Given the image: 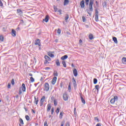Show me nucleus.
Listing matches in <instances>:
<instances>
[{
    "label": "nucleus",
    "instance_id": "obj_30",
    "mask_svg": "<svg viewBox=\"0 0 126 126\" xmlns=\"http://www.w3.org/2000/svg\"><path fill=\"white\" fill-rule=\"evenodd\" d=\"M62 64L63 65L64 67H66V63H65V61H63Z\"/></svg>",
    "mask_w": 126,
    "mask_h": 126
},
{
    "label": "nucleus",
    "instance_id": "obj_21",
    "mask_svg": "<svg viewBox=\"0 0 126 126\" xmlns=\"http://www.w3.org/2000/svg\"><path fill=\"white\" fill-rule=\"evenodd\" d=\"M44 58L46 61H51V58L47 55L45 56Z\"/></svg>",
    "mask_w": 126,
    "mask_h": 126
},
{
    "label": "nucleus",
    "instance_id": "obj_58",
    "mask_svg": "<svg viewBox=\"0 0 126 126\" xmlns=\"http://www.w3.org/2000/svg\"><path fill=\"white\" fill-rule=\"evenodd\" d=\"M55 42L56 43H58V42H59V39H55Z\"/></svg>",
    "mask_w": 126,
    "mask_h": 126
},
{
    "label": "nucleus",
    "instance_id": "obj_2",
    "mask_svg": "<svg viewBox=\"0 0 126 126\" xmlns=\"http://www.w3.org/2000/svg\"><path fill=\"white\" fill-rule=\"evenodd\" d=\"M44 91H49L50 90V85H49V83H45L44 84Z\"/></svg>",
    "mask_w": 126,
    "mask_h": 126
},
{
    "label": "nucleus",
    "instance_id": "obj_41",
    "mask_svg": "<svg viewBox=\"0 0 126 126\" xmlns=\"http://www.w3.org/2000/svg\"><path fill=\"white\" fill-rule=\"evenodd\" d=\"M59 118L60 119H63V112H61L60 116H59Z\"/></svg>",
    "mask_w": 126,
    "mask_h": 126
},
{
    "label": "nucleus",
    "instance_id": "obj_8",
    "mask_svg": "<svg viewBox=\"0 0 126 126\" xmlns=\"http://www.w3.org/2000/svg\"><path fill=\"white\" fill-rule=\"evenodd\" d=\"M52 84H53V85H55V84H56V82H57V77H54L52 80Z\"/></svg>",
    "mask_w": 126,
    "mask_h": 126
},
{
    "label": "nucleus",
    "instance_id": "obj_27",
    "mask_svg": "<svg viewBox=\"0 0 126 126\" xmlns=\"http://www.w3.org/2000/svg\"><path fill=\"white\" fill-rule=\"evenodd\" d=\"M4 39V37H3V36L0 35V41H1V42H3Z\"/></svg>",
    "mask_w": 126,
    "mask_h": 126
},
{
    "label": "nucleus",
    "instance_id": "obj_12",
    "mask_svg": "<svg viewBox=\"0 0 126 126\" xmlns=\"http://www.w3.org/2000/svg\"><path fill=\"white\" fill-rule=\"evenodd\" d=\"M12 36H13V37H15V36H16V31H14V30L12 29Z\"/></svg>",
    "mask_w": 126,
    "mask_h": 126
},
{
    "label": "nucleus",
    "instance_id": "obj_53",
    "mask_svg": "<svg viewBox=\"0 0 126 126\" xmlns=\"http://www.w3.org/2000/svg\"><path fill=\"white\" fill-rule=\"evenodd\" d=\"M95 126H101V124L98 123Z\"/></svg>",
    "mask_w": 126,
    "mask_h": 126
},
{
    "label": "nucleus",
    "instance_id": "obj_17",
    "mask_svg": "<svg viewBox=\"0 0 126 126\" xmlns=\"http://www.w3.org/2000/svg\"><path fill=\"white\" fill-rule=\"evenodd\" d=\"M122 63H124V64H126V58L123 57V58H122Z\"/></svg>",
    "mask_w": 126,
    "mask_h": 126
},
{
    "label": "nucleus",
    "instance_id": "obj_15",
    "mask_svg": "<svg viewBox=\"0 0 126 126\" xmlns=\"http://www.w3.org/2000/svg\"><path fill=\"white\" fill-rule=\"evenodd\" d=\"M89 38L90 40H93L94 39V37L93 36V34L92 33H90L89 35Z\"/></svg>",
    "mask_w": 126,
    "mask_h": 126
},
{
    "label": "nucleus",
    "instance_id": "obj_1",
    "mask_svg": "<svg viewBox=\"0 0 126 126\" xmlns=\"http://www.w3.org/2000/svg\"><path fill=\"white\" fill-rule=\"evenodd\" d=\"M94 3V0H85L86 5H89V9H86V11L90 16H91V13L93 11V4Z\"/></svg>",
    "mask_w": 126,
    "mask_h": 126
},
{
    "label": "nucleus",
    "instance_id": "obj_43",
    "mask_svg": "<svg viewBox=\"0 0 126 126\" xmlns=\"http://www.w3.org/2000/svg\"><path fill=\"white\" fill-rule=\"evenodd\" d=\"M54 74L55 76H58V72L57 71H55L54 72Z\"/></svg>",
    "mask_w": 126,
    "mask_h": 126
},
{
    "label": "nucleus",
    "instance_id": "obj_59",
    "mask_svg": "<svg viewBox=\"0 0 126 126\" xmlns=\"http://www.w3.org/2000/svg\"><path fill=\"white\" fill-rule=\"evenodd\" d=\"M75 111H76V108H74V113L75 114Z\"/></svg>",
    "mask_w": 126,
    "mask_h": 126
},
{
    "label": "nucleus",
    "instance_id": "obj_28",
    "mask_svg": "<svg viewBox=\"0 0 126 126\" xmlns=\"http://www.w3.org/2000/svg\"><path fill=\"white\" fill-rule=\"evenodd\" d=\"M81 100L82 103L85 104V100H84V98L82 96H81Z\"/></svg>",
    "mask_w": 126,
    "mask_h": 126
},
{
    "label": "nucleus",
    "instance_id": "obj_63",
    "mask_svg": "<svg viewBox=\"0 0 126 126\" xmlns=\"http://www.w3.org/2000/svg\"><path fill=\"white\" fill-rule=\"evenodd\" d=\"M79 43H82V40L80 39V40H79Z\"/></svg>",
    "mask_w": 126,
    "mask_h": 126
},
{
    "label": "nucleus",
    "instance_id": "obj_22",
    "mask_svg": "<svg viewBox=\"0 0 126 126\" xmlns=\"http://www.w3.org/2000/svg\"><path fill=\"white\" fill-rule=\"evenodd\" d=\"M99 15H95V20L96 22H98L99 20Z\"/></svg>",
    "mask_w": 126,
    "mask_h": 126
},
{
    "label": "nucleus",
    "instance_id": "obj_42",
    "mask_svg": "<svg viewBox=\"0 0 126 126\" xmlns=\"http://www.w3.org/2000/svg\"><path fill=\"white\" fill-rule=\"evenodd\" d=\"M54 112H55V109H54V107H52L51 109V115H53L54 114Z\"/></svg>",
    "mask_w": 126,
    "mask_h": 126
},
{
    "label": "nucleus",
    "instance_id": "obj_45",
    "mask_svg": "<svg viewBox=\"0 0 126 126\" xmlns=\"http://www.w3.org/2000/svg\"><path fill=\"white\" fill-rule=\"evenodd\" d=\"M59 112H60V108H58L56 111V113H57V114H59Z\"/></svg>",
    "mask_w": 126,
    "mask_h": 126
},
{
    "label": "nucleus",
    "instance_id": "obj_16",
    "mask_svg": "<svg viewBox=\"0 0 126 126\" xmlns=\"http://www.w3.org/2000/svg\"><path fill=\"white\" fill-rule=\"evenodd\" d=\"M69 2V1L68 0H64L63 2V4L64 5H67Z\"/></svg>",
    "mask_w": 126,
    "mask_h": 126
},
{
    "label": "nucleus",
    "instance_id": "obj_26",
    "mask_svg": "<svg viewBox=\"0 0 126 126\" xmlns=\"http://www.w3.org/2000/svg\"><path fill=\"white\" fill-rule=\"evenodd\" d=\"M34 100H35V102L36 105H38V102H39L38 98H37H37H36V96H34Z\"/></svg>",
    "mask_w": 126,
    "mask_h": 126
},
{
    "label": "nucleus",
    "instance_id": "obj_18",
    "mask_svg": "<svg viewBox=\"0 0 126 126\" xmlns=\"http://www.w3.org/2000/svg\"><path fill=\"white\" fill-rule=\"evenodd\" d=\"M113 40L114 41V43H115L116 44H118V39H117V37H113Z\"/></svg>",
    "mask_w": 126,
    "mask_h": 126
},
{
    "label": "nucleus",
    "instance_id": "obj_51",
    "mask_svg": "<svg viewBox=\"0 0 126 126\" xmlns=\"http://www.w3.org/2000/svg\"><path fill=\"white\" fill-rule=\"evenodd\" d=\"M95 3H96V6H99V3H98L97 1H95Z\"/></svg>",
    "mask_w": 126,
    "mask_h": 126
},
{
    "label": "nucleus",
    "instance_id": "obj_44",
    "mask_svg": "<svg viewBox=\"0 0 126 126\" xmlns=\"http://www.w3.org/2000/svg\"><path fill=\"white\" fill-rule=\"evenodd\" d=\"M82 19H83V22H85V21H86V18H85V17L83 16L82 17Z\"/></svg>",
    "mask_w": 126,
    "mask_h": 126
},
{
    "label": "nucleus",
    "instance_id": "obj_20",
    "mask_svg": "<svg viewBox=\"0 0 126 126\" xmlns=\"http://www.w3.org/2000/svg\"><path fill=\"white\" fill-rule=\"evenodd\" d=\"M48 56H49V57H51V58L55 57V55H54V54H52L51 52H48Z\"/></svg>",
    "mask_w": 126,
    "mask_h": 126
},
{
    "label": "nucleus",
    "instance_id": "obj_34",
    "mask_svg": "<svg viewBox=\"0 0 126 126\" xmlns=\"http://www.w3.org/2000/svg\"><path fill=\"white\" fill-rule=\"evenodd\" d=\"M102 5L103 7H106V6H107V2L106 1H104L103 3H102Z\"/></svg>",
    "mask_w": 126,
    "mask_h": 126
},
{
    "label": "nucleus",
    "instance_id": "obj_6",
    "mask_svg": "<svg viewBox=\"0 0 126 126\" xmlns=\"http://www.w3.org/2000/svg\"><path fill=\"white\" fill-rule=\"evenodd\" d=\"M63 99L64 101H67L68 100V97L67 96V94L66 93H64L63 94Z\"/></svg>",
    "mask_w": 126,
    "mask_h": 126
},
{
    "label": "nucleus",
    "instance_id": "obj_14",
    "mask_svg": "<svg viewBox=\"0 0 126 126\" xmlns=\"http://www.w3.org/2000/svg\"><path fill=\"white\" fill-rule=\"evenodd\" d=\"M72 83L74 85V87H76V81H75V79H74V78H73L72 79Z\"/></svg>",
    "mask_w": 126,
    "mask_h": 126
},
{
    "label": "nucleus",
    "instance_id": "obj_56",
    "mask_svg": "<svg viewBox=\"0 0 126 126\" xmlns=\"http://www.w3.org/2000/svg\"><path fill=\"white\" fill-rule=\"evenodd\" d=\"M8 88H10V84H8L7 85Z\"/></svg>",
    "mask_w": 126,
    "mask_h": 126
},
{
    "label": "nucleus",
    "instance_id": "obj_32",
    "mask_svg": "<svg viewBox=\"0 0 126 126\" xmlns=\"http://www.w3.org/2000/svg\"><path fill=\"white\" fill-rule=\"evenodd\" d=\"M50 61L49 60H45L44 62V63L45 64H49V63H49V62H50Z\"/></svg>",
    "mask_w": 126,
    "mask_h": 126
},
{
    "label": "nucleus",
    "instance_id": "obj_49",
    "mask_svg": "<svg viewBox=\"0 0 126 126\" xmlns=\"http://www.w3.org/2000/svg\"><path fill=\"white\" fill-rule=\"evenodd\" d=\"M3 4L2 3V2H1V0H0V6H3Z\"/></svg>",
    "mask_w": 126,
    "mask_h": 126
},
{
    "label": "nucleus",
    "instance_id": "obj_33",
    "mask_svg": "<svg viewBox=\"0 0 126 126\" xmlns=\"http://www.w3.org/2000/svg\"><path fill=\"white\" fill-rule=\"evenodd\" d=\"M26 118V120H27V121H29L30 120V117H29V116L28 115H26L25 116Z\"/></svg>",
    "mask_w": 126,
    "mask_h": 126
},
{
    "label": "nucleus",
    "instance_id": "obj_24",
    "mask_svg": "<svg viewBox=\"0 0 126 126\" xmlns=\"http://www.w3.org/2000/svg\"><path fill=\"white\" fill-rule=\"evenodd\" d=\"M68 18H69V16L68 15V14H66L65 17V21H66V22H67Z\"/></svg>",
    "mask_w": 126,
    "mask_h": 126
},
{
    "label": "nucleus",
    "instance_id": "obj_47",
    "mask_svg": "<svg viewBox=\"0 0 126 126\" xmlns=\"http://www.w3.org/2000/svg\"><path fill=\"white\" fill-rule=\"evenodd\" d=\"M68 90H71V87L70 84H69V85H68Z\"/></svg>",
    "mask_w": 126,
    "mask_h": 126
},
{
    "label": "nucleus",
    "instance_id": "obj_37",
    "mask_svg": "<svg viewBox=\"0 0 126 126\" xmlns=\"http://www.w3.org/2000/svg\"><path fill=\"white\" fill-rule=\"evenodd\" d=\"M54 8L55 12H57V11H58V7H57V6H54Z\"/></svg>",
    "mask_w": 126,
    "mask_h": 126
},
{
    "label": "nucleus",
    "instance_id": "obj_55",
    "mask_svg": "<svg viewBox=\"0 0 126 126\" xmlns=\"http://www.w3.org/2000/svg\"><path fill=\"white\" fill-rule=\"evenodd\" d=\"M64 125V123L62 122V123H61V126H63Z\"/></svg>",
    "mask_w": 126,
    "mask_h": 126
},
{
    "label": "nucleus",
    "instance_id": "obj_36",
    "mask_svg": "<svg viewBox=\"0 0 126 126\" xmlns=\"http://www.w3.org/2000/svg\"><path fill=\"white\" fill-rule=\"evenodd\" d=\"M95 88L98 91L99 90V88H100V86L99 85H96L95 86Z\"/></svg>",
    "mask_w": 126,
    "mask_h": 126
},
{
    "label": "nucleus",
    "instance_id": "obj_46",
    "mask_svg": "<svg viewBox=\"0 0 126 126\" xmlns=\"http://www.w3.org/2000/svg\"><path fill=\"white\" fill-rule=\"evenodd\" d=\"M44 126H48V122H47V121H45Z\"/></svg>",
    "mask_w": 126,
    "mask_h": 126
},
{
    "label": "nucleus",
    "instance_id": "obj_35",
    "mask_svg": "<svg viewBox=\"0 0 126 126\" xmlns=\"http://www.w3.org/2000/svg\"><path fill=\"white\" fill-rule=\"evenodd\" d=\"M57 33L59 34V35L61 34V33H62V30H61V29H58L57 31Z\"/></svg>",
    "mask_w": 126,
    "mask_h": 126
},
{
    "label": "nucleus",
    "instance_id": "obj_62",
    "mask_svg": "<svg viewBox=\"0 0 126 126\" xmlns=\"http://www.w3.org/2000/svg\"><path fill=\"white\" fill-rule=\"evenodd\" d=\"M32 111L33 114H35L36 112H35V111H34V110L32 109Z\"/></svg>",
    "mask_w": 126,
    "mask_h": 126
},
{
    "label": "nucleus",
    "instance_id": "obj_60",
    "mask_svg": "<svg viewBox=\"0 0 126 126\" xmlns=\"http://www.w3.org/2000/svg\"><path fill=\"white\" fill-rule=\"evenodd\" d=\"M50 67H46L45 68V69H50Z\"/></svg>",
    "mask_w": 126,
    "mask_h": 126
},
{
    "label": "nucleus",
    "instance_id": "obj_38",
    "mask_svg": "<svg viewBox=\"0 0 126 126\" xmlns=\"http://www.w3.org/2000/svg\"><path fill=\"white\" fill-rule=\"evenodd\" d=\"M54 105H55V106H57V105H58V103L57 102V99L54 100Z\"/></svg>",
    "mask_w": 126,
    "mask_h": 126
},
{
    "label": "nucleus",
    "instance_id": "obj_48",
    "mask_svg": "<svg viewBox=\"0 0 126 126\" xmlns=\"http://www.w3.org/2000/svg\"><path fill=\"white\" fill-rule=\"evenodd\" d=\"M11 84L14 85V79H12L11 80Z\"/></svg>",
    "mask_w": 126,
    "mask_h": 126
},
{
    "label": "nucleus",
    "instance_id": "obj_4",
    "mask_svg": "<svg viewBox=\"0 0 126 126\" xmlns=\"http://www.w3.org/2000/svg\"><path fill=\"white\" fill-rule=\"evenodd\" d=\"M46 97H45V96H43L41 99H40V107H42V106H43V104H44V102H45V98Z\"/></svg>",
    "mask_w": 126,
    "mask_h": 126
},
{
    "label": "nucleus",
    "instance_id": "obj_31",
    "mask_svg": "<svg viewBox=\"0 0 126 126\" xmlns=\"http://www.w3.org/2000/svg\"><path fill=\"white\" fill-rule=\"evenodd\" d=\"M20 123L21 125H24V123L23 122V120H22V119L21 118L20 119Z\"/></svg>",
    "mask_w": 126,
    "mask_h": 126
},
{
    "label": "nucleus",
    "instance_id": "obj_54",
    "mask_svg": "<svg viewBox=\"0 0 126 126\" xmlns=\"http://www.w3.org/2000/svg\"><path fill=\"white\" fill-rule=\"evenodd\" d=\"M66 126H69V123H68V122L66 123Z\"/></svg>",
    "mask_w": 126,
    "mask_h": 126
},
{
    "label": "nucleus",
    "instance_id": "obj_61",
    "mask_svg": "<svg viewBox=\"0 0 126 126\" xmlns=\"http://www.w3.org/2000/svg\"><path fill=\"white\" fill-rule=\"evenodd\" d=\"M71 66H72V67H74V65L73 64V63H72V64H71Z\"/></svg>",
    "mask_w": 126,
    "mask_h": 126
},
{
    "label": "nucleus",
    "instance_id": "obj_11",
    "mask_svg": "<svg viewBox=\"0 0 126 126\" xmlns=\"http://www.w3.org/2000/svg\"><path fill=\"white\" fill-rule=\"evenodd\" d=\"M73 73L74 75V76L76 77L78 75V73H77V70H76V69H74L73 70Z\"/></svg>",
    "mask_w": 126,
    "mask_h": 126
},
{
    "label": "nucleus",
    "instance_id": "obj_7",
    "mask_svg": "<svg viewBox=\"0 0 126 126\" xmlns=\"http://www.w3.org/2000/svg\"><path fill=\"white\" fill-rule=\"evenodd\" d=\"M35 45H38L39 47L41 46V42L40 40L39 39H37L35 40V42L34 43Z\"/></svg>",
    "mask_w": 126,
    "mask_h": 126
},
{
    "label": "nucleus",
    "instance_id": "obj_10",
    "mask_svg": "<svg viewBox=\"0 0 126 126\" xmlns=\"http://www.w3.org/2000/svg\"><path fill=\"white\" fill-rule=\"evenodd\" d=\"M22 90L23 92H25L26 91V87H25V84H22Z\"/></svg>",
    "mask_w": 126,
    "mask_h": 126
},
{
    "label": "nucleus",
    "instance_id": "obj_19",
    "mask_svg": "<svg viewBox=\"0 0 126 126\" xmlns=\"http://www.w3.org/2000/svg\"><path fill=\"white\" fill-rule=\"evenodd\" d=\"M67 58H68L67 55H64L61 58V60L64 61V60H66V59H67Z\"/></svg>",
    "mask_w": 126,
    "mask_h": 126
},
{
    "label": "nucleus",
    "instance_id": "obj_39",
    "mask_svg": "<svg viewBox=\"0 0 126 126\" xmlns=\"http://www.w3.org/2000/svg\"><path fill=\"white\" fill-rule=\"evenodd\" d=\"M31 82H34L35 81V79H33V77H31L30 78Z\"/></svg>",
    "mask_w": 126,
    "mask_h": 126
},
{
    "label": "nucleus",
    "instance_id": "obj_64",
    "mask_svg": "<svg viewBox=\"0 0 126 126\" xmlns=\"http://www.w3.org/2000/svg\"><path fill=\"white\" fill-rule=\"evenodd\" d=\"M22 94V92H21V91L20 90V91H19V94Z\"/></svg>",
    "mask_w": 126,
    "mask_h": 126
},
{
    "label": "nucleus",
    "instance_id": "obj_9",
    "mask_svg": "<svg viewBox=\"0 0 126 126\" xmlns=\"http://www.w3.org/2000/svg\"><path fill=\"white\" fill-rule=\"evenodd\" d=\"M17 13H18L19 15H22L23 14V12L21 9H17Z\"/></svg>",
    "mask_w": 126,
    "mask_h": 126
},
{
    "label": "nucleus",
    "instance_id": "obj_25",
    "mask_svg": "<svg viewBox=\"0 0 126 126\" xmlns=\"http://www.w3.org/2000/svg\"><path fill=\"white\" fill-rule=\"evenodd\" d=\"M56 65H57V66H60V65H61V63H60L59 59L56 60Z\"/></svg>",
    "mask_w": 126,
    "mask_h": 126
},
{
    "label": "nucleus",
    "instance_id": "obj_3",
    "mask_svg": "<svg viewBox=\"0 0 126 126\" xmlns=\"http://www.w3.org/2000/svg\"><path fill=\"white\" fill-rule=\"evenodd\" d=\"M118 99V96L115 95L113 98L110 100V103L111 104H115V102L117 101Z\"/></svg>",
    "mask_w": 126,
    "mask_h": 126
},
{
    "label": "nucleus",
    "instance_id": "obj_23",
    "mask_svg": "<svg viewBox=\"0 0 126 126\" xmlns=\"http://www.w3.org/2000/svg\"><path fill=\"white\" fill-rule=\"evenodd\" d=\"M43 21H45V22H48V21H49V16H46L45 17V19H43Z\"/></svg>",
    "mask_w": 126,
    "mask_h": 126
},
{
    "label": "nucleus",
    "instance_id": "obj_13",
    "mask_svg": "<svg viewBox=\"0 0 126 126\" xmlns=\"http://www.w3.org/2000/svg\"><path fill=\"white\" fill-rule=\"evenodd\" d=\"M51 108H52V106H51V104H48L47 105V112H50Z\"/></svg>",
    "mask_w": 126,
    "mask_h": 126
},
{
    "label": "nucleus",
    "instance_id": "obj_5",
    "mask_svg": "<svg viewBox=\"0 0 126 126\" xmlns=\"http://www.w3.org/2000/svg\"><path fill=\"white\" fill-rule=\"evenodd\" d=\"M80 4L81 8H84V7H85V1H84V0H82L80 2Z\"/></svg>",
    "mask_w": 126,
    "mask_h": 126
},
{
    "label": "nucleus",
    "instance_id": "obj_57",
    "mask_svg": "<svg viewBox=\"0 0 126 126\" xmlns=\"http://www.w3.org/2000/svg\"><path fill=\"white\" fill-rule=\"evenodd\" d=\"M29 75L30 76H33V75H32V73H29Z\"/></svg>",
    "mask_w": 126,
    "mask_h": 126
},
{
    "label": "nucleus",
    "instance_id": "obj_29",
    "mask_svg": "<svg viewBox=\"0 0 126 126\" xmlns=\"http://www.w3.org/2000/svg\"><path fill=\"white\" fill-rule=\"evenodd\" d=\"M97 82H98V80L96 78L94 79V84H97Z\"/></svg>",
    "mask_w": 126,
    "mask_h": 126
},
{
    "label": "nucleus",
    "instance_id": "obj_50",
    "mask_svg": "<svg viewBox=\"0 0 126 126\" xmlns=\"http://www.w3.org/2000/svg\"><path fill=\"white\" fill-rule=\"evenodd\" d=\"M95 121H97V122H99V119L97 117H94Z\"/></svg>",
    "mask_w": 126,
    "mask_h": 126
},
{
    "label": "nucleus",
    "instance_id": "obj_52",
    "mask_svg": "<svg viewBox=\"0 0 126 126\" xmlns=\"http://www.w3.org/2000/svg\"><path fill=\"white\" fill-rule=\"evenodd\" d=\"M58 12H59V14H60V15L62 14V10L61 9L58 10Z\"/></svg>",
    "mask_w": 126,
    "mask_h": 126
},
{
    "label": "nucleus",
    "instance_id": "obj_40",
    "mask_svg": "<svg viewBox=\"0 0 126 126\" xmlns=\"http://www.w3.org/2000/svg\"><path fill=\"white\" fill-rule=\"evenodd\" d=\"M95 15H99V11H98V10L95 9Z\"/></svg>",
    "mask_w": 126,
    "mask_h": 126
}]
</instances>
